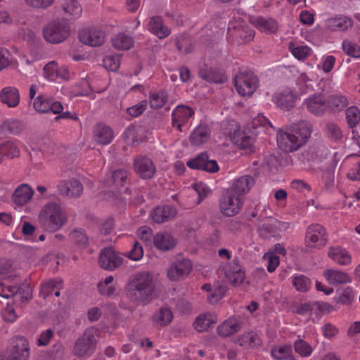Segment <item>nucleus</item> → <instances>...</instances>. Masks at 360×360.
I'll return each mask as SVG.
<instances>
[{
	"label": "nucleus",
	"instance_id": "52",
	"mask_svg": "<svg viewBox=\"0 0 360 360\" xmlns=\"http://www.w3.org/2000/svg\"><path fill=\"white\" fill-rule=\"evenodd\" d=\"M2 130L7 131L13 134H19L22 128L23 125L21 122L17 120H6L1 125Z\"/></svg>",
	"mask_w": 360,
	"mask_h": 360
},
{
	"label": "nucleus",
	"instance_id": "47",
	"mask_svg": "<svg viewBox=\"0 0 360 360\" xmlns=\"http://www.w3.org/2000/svg\"><path fill=\"white\" fill-rule=\"evenodd\" d=\"M288 224L275 220V224H264L259 228V235L263 238H268L270 235H274L276 230L282 227L286 229Z\"/></svg>",
	"mask_w": 360,
	"mask_h": 360
},
{
	"label": "nucleus",
	"instance_id": "56",
	"mask_svg": "<svg viewBox=\"0 0 360 360\" xmlns=\"http://www.w3.org/2000/svg\"><path fill=\"white\" fill-rule=\"evenodd\" d=\"M263 259L266 261V269L270 273L274 271L280 263L279 257L273 252L264 254Z\"/></svg>",
	"mask_w": 360,
	"mask_h": 360
},
{
	"label": "nucleus",
	"instance_id": "53",
	"mask_svg": "<svg viewBox=\"0 0 360 360\" xmlns=\"http://www.w3.org/2000/svg\"><path fill=\"white\" fill-rule=\"evenodd\" d=\"M342 50L347 56L359 58H360V46L354 42L344 41L342 42Z\"/></svg>",
	"mask_w": 360,
	"mask_h": 360
},
{
	"label": "nucleus",
	"instance_id": "46",
	"mask_svg": "<svg viewBox=\"0 0 360 360\" xmlns=\"http://www.w3.org/2000/svg\"><path fill=\"white\" fill-rule=\"evenodd\" d=\"M346 120L348 127L353 131L358 129L357 124L360 121V110L356 106L349 107L346 110Z\"/></svg>",
	"mask_w": 360,
	"mask_h": 360
},
{
	"label": "nucleus",
	"instance_id": "36",
	"mask_svg": "<svg viewBox=\"0 0 360 360\" xmlns=\"http://www.w3.org/2000/svg\"><path fill=\"white\" fill-rule=\"evenodd\" d=\"M210 131L205 125L198 126L190 136V142L193 146H200L207 141L210 137Z\"/></svg>",
	"mask_w": 360,
	"mask_h": 360
},
{
	"label": "nucleus",
	"instance_id": "8",
	"mask_svg": "<svg viewBox=\"0 0 360 360\" xmlns=\"http://www.w3.org/2000/svg\"><path fill=\"white\" fill-rule=\"evenodd\" d=\"M13 343L10 354L0 356V360H27L30 350L28 340L22 336H17Z\"/></svg>",
	"mask_w": 360,
	"mask_h": 360
},
{
	"label": "nucleus",
	"instance_id": "50",
	"mask_svg": "<svg viewBox=\"0 0 360 360\" xmlns=\"http://www.w3.org/2000/svg\"><path fill=\"white\" fill-rule=\"evenodd\" d=\"M113 280V276L110 275L98 283L97 289L101 295L110 297L114 294L115 288L112 285H109L112 283Z\"/></svg>",
	"mask_w": 360,
	"mask_h": 360
},
{
	"label": "nucleus",
	"instance_id": "20",
	"mask_svg": "<svg viewBox=\"0 0 360 360\" xmlns=\"http://www.w3.org/2000/svg\"><path fill=\"white\" fill-rule=\"evenodd\" d=\"M240 328V320L236 317H229L217 327V331L219 336L227 338L238 333Z\"/></svg>",
	"mask_w": 360,
	"mask_h": 360
},
{
	"label": "nucleus",
	"instance_id": "7",
	"mask_svg": "<svg viewBox=\"0 0 360 360\" xmlns=\"http://www.w3.org/2000/svg\"><path fill=\"white\" fill-rule=\"evenodd\" d=\"M243 205L241 198L233 194L232 190H226L219 201L221 212L226 217H233L238 214Z\"/></svg>",
	"mask_w": 360,
	"mask_h": 360
},
{
	"label": "nucleus",
	"instance_id": "55",
	"mask_svg": "<svg viewBox=\"0 0 360 360\" xmlns=\"http://www.w3.org/2000/svg\"><path fill=\"white\" fill-rule=\"evenodd\" d=\"M51 100L44 98L42 96H37L33 103L34 109L41 113L50 111V103Z\"/></svg>",
	"mask_w": 360,
	"mask_h": 360
},
{
	"label": "nucleus",
	"instance_id": "62",
	"mask_svg": "<svg viewBox=\"0 0 360 360\" xmlns=\"http://www.w3.org/2000/svg\"><path fill=\"white\" fill-rule=\"evenodd\" d=\"M146 106L147 101L146 100L141 101L138 104L127 108V112L131 117H136L143 112L146 108Z\"/></svg>",
	"mask_w": 360,
	"mask_h": 360
},
{
	"label": "nucleus",
	"instance_id": "64",
	"mask_svg": "<svg viewBox=\"0 0 360 360\" xmlns=\"http://www.w3.org/2000/svg\"><path fill=\"white\" fill-rule=\"evenodd\" d=\"M114 229V220L108 217L99 226V231L103 235H109Z\"/></svg>",
	"mask_w": 360,
	"mask_h": 360
},
{
	"label": "nucleus",
	"instance_id": "24",
	"mask_svg": "<svg viewBox=\"0 0 360 360\" xmlns=\"http://www.w3.org/2000/svg\"><path fill=\"white\" fill-rule=\"evenodd\" d=\"M254 184L253 177L250 175H245L236 179L232 186L226 190H232L233 194L240 197L241 195L248 193Z\"/></svg>",
	"mask_w": 360,
	"mask_h": 360
},
{
	"label": "nucleus",
	"instance_id": "16",
	"mask_svg": "<svg viewBox=\"0 0 360 360\" xmlns=\"http://www.w3.org/2000/svg\"><path fill=\"white\" fill-rule=\"evenodd\" d=\"M58 189L61 195L70 198L79 197L83 191V186L77 179L60 181L58 186Z\"/></svg>",
	"mask_w": 360,
	"mask_h": 360
},
{
	"label": "nucleus",
	"instance_id": "34",
	"mask_svg": "<svg viewBox=\"0 0 360 360\" xmlns=\"http://www.w3.org/2000/svg\"><path fill=\"white\" fill-rule=\"evenodd\" d=\"M149 30L159 39L167 37L171 32L170 30L164 25L160 16H153L149 21Z\"/></svg>",
	"mask_w": 360,
	"mask_h": 360
},
{
	"label": "nucleus",
	"instance_id": "41",
	"mask_svg": "<svg viewBox=\"0 0 360 360\" xmlns=\"http://www.w3.org/2000/svg\"><path fill=\"white\" fill-rule=\"evenodd\" d=\"M328 25L333 31H345L352 26V22L348 17L341 15L329 19Z\"/></svg>",
	"mask_w": 360,
	"mask_h": 360
},
{
	"label": "nucleus",
	"instance_id": "58",
	"mask_svg": "<svg viewBox=\"0 0 360 360\" xmlns=\"http://www.w3.org/2000/svg\"><path fill=\"white\" fill-rule=\"evenodd\" d=\"M44 71L45 77L52 81L60 76L57 69V63L55 61L47 63L44 68Z\"/></svg>",
	"mask_w": 360,
	"mask_h": 360
},
{
	"label": "nucleus",
	"instance_id": "6",
	"mask_svg": "<svg viewBox=\"0 0 360 360\" xmlns=\"http://www.w3.org/2000/svg\"><path fill=\"white\" fill-rule=\"evenodd\" d=\"M233 84L240 95L250 96L258 86V79L252 72H240L234 77Z\"/></svg>",
	"mask_w": 360,
	"mask_h": 360
},
{
	"label": "nucleus",
	"instance_id": "59",
	"mask_svg": "<svg viewBox=\"0 0 360 360\" xmlns=\"http://www.w3.org/2000/svg\"><path fill=\"white\" fill-rule=\"evenodd\" d=\"M103 64L105 68L110 71H116L120 67V56H108L103 58Z\"/></svg>",
	"mask_w": 360,
	"mask_h": 360
},
{
	"label": "nucleus",
	"instance_id": "45",
	"mask_svg": "<svg viewBox=\"0 0 360 360\" xmlns=\"http://www.w3.org/2000/svg\"><path fill=\"white\" fill-rule=\"evenodd\" d=\"M292 283L300 292H307L310 289L311 280L303 274H295L292 276Z\"/></svg>",
	"mask_w": 360,
	"mask_h": 360
},
{
	"label": "nucleus",
	"instance_id": "30",
	"mask_svg": "<svg viewBox=\"0 0 360 360\" xmlns=\"http://www.w3.org/2000/svg\"><path fill=\"white\" fill-rule=\"evenodd\" d=\"M0 98L1 102L6 103L8 107H15L20 102L19 91L13 86L5 87L0 92Z\"/></svg>",
	"mask_w": 360,
	"mask_h": 360
},
{
	"label": "nucleus",
	"instance_id": "4",
	"mask_svg": "<svg viewBox=\"0 0 360 360\" xmlns=\"http://www.w3.org/2000/svg\"><path fill=\"white\" fill-rule=\"evenodd\" d=\"M99 330L95 327L87 328L83 334L76 340L74 352L80 357L91 356L96 349Z\"/></svg>",
	"mask_w": 360,
	"mask_h": 360
},
{
	"label": "nucleus",
	"instance_id": "17",
	"mask_svg": "<svg viewBox=\"0 0 360 360\" xmlns=\"http://www.w3.org/2000/svg\"><path fill=\"white\" fill-rule=\"evenodd\" d=\"M326 229L320 224H315L310 225L306 232V243L309 241L312 243H316L318 246H325L327 243V240L325 238Z\"/></svg>",
	"mask_w": 360,
	"mask_h": 360
},
{
	"label": "nucleus",
	"instance_id": "29",
	"mask_svg": "<svg viewBox=\"0 0 360 360\" xmlns=\"http://www.w3.org/2000/svg\"><path fill=\"white\" fill-rule=\"evenodd\" d=\"M274 101L283 110H290L295 105V96L290 90L277 94L274 96Z\"/></svg>",
	"mask_w": 360,
	"mask_h": 360
},
{
	"label": "nucleus",
	"instance_id": "49",
	"mask_svg": "<svg viewBox=\"0 0 360 360\" xmlns=\"http://www.w3.org/2000/svg\"><path fill=\"white\" fill-rule=\"evenodd\" d=\"M112 46L119 50H129L132 44V39L124 34H118L112 39Z\"/></svg>",
	"mask_w": 360,
	"mask_h": 360
},
{
	"label": "nucleus",
	"instance_id": "43",
	"mask_svg": "<svg viewBox=\"0 0 360 360\" xmlns=\"http://www.w3.org/2000/svg\"><path fill=\"white\" fill-rule=\"evenodd\" d=\"M173 319L172 311L167 307L160 308L153 316V322L160 326H165L169 324Z\"/></svg>",
	"mask_w": 360,
	"mask_h": 360
},
{
	"label": "nucleus",
	"instance_id": "37",
	"mask_svg": "<svg viewBox=\"0 0 360 360\" xmlns=\"http://www.w3.org/2000/svg\"><path fill=\"white\" fill-rule=\"evenodd\" d=\"M328 257L340 266L349 265L352 262V256L347 249H330Z\"/></svg>",
	"mask_w": 360,
	"mask_h": 360
},
{
	"label": "nucleus",
	"instance_id": "5",
	"mask_svg": "<svg viewBox=\"0 0 360 360\" xmlns=\"http://www.w3.org/2000/svg\"><path fill=\"white\" fill-rule=\"evenodd\" d=\"M70 35V26L65 19L51 21L43 28L44 39L50 44H59Z\"/></svg>",
	"mask_w": 360,
	"mask_h": 360
},
{
	"label": "nucleus",
	"instance_id": "18",
	"mask_svg": "<svg viewBox=\"0 0 360 360\" xmlns=\"http://www.w3.org/2000/svg\"><path fill=\"white\" fill-rule=\"evenodd\" d=\"M225 275L229 283L233 286L240 285L245 279V270L238 262H234L226 266Z\"/></svg>",
	"mask_w": 360,
	"mask_h": 360
},
{
	"label": "nucleus",
	"instance_id": "1",
	"mask_svg": "<svg viewBox=\"0 0 360 360\" xmlns=\"http://www.w3.org/2000/svg\"><path fill=\"white\" fill-rule=\"evenodd\" d=\"M157 277L153 271H141L132 275L126 287L127 296L142 304L150 302L156 296Z\"/></svg>",
	"mask_w": 360,
	"mask_h": 360
},
{
	"label": "nucleus",
	"instance_id": "9",
	"mask_svg": "<svg viewBox=\"0 0 360 360\" xmlns=\"http://www.w3.org/2000/svg\"><path fill=\"white\" fill-rule=\"evenodd\" d=\"M123 262V257L114 249H102L99 258V266L105 270L113 271Z\"/></svg>",
	"mask_w": 360,
	"mask_h": 360
},
{
	"label": "nucleus",
	"instance_id": "63",
	"mask_svg": "<svg viewBox=\"0 0 360 360\" xmlns=\"http://www.w3.org/2000/svg\"><path fill=\"white\" fill-rule=\"evenodd\" d=\"M321 332L324 338L330 340L338 334L339 330L335 325L327 323L321 328Z\"/></svg>",
	"mask_w": 360,
	"mask_h": 360
},
{
	"label": "nucleus",
	"instance_id": "39",
	"mask_svg": "<svg viewBox=\"0 0 360 360\" xmlns=\"http://www.w3.org/2000/svg\"><path fill=\"white\" fill-rule=\"evenodd\" d=\"M113 138V133L108 126L98 124L94 129L95 141L102 145L108 144Z\"/></svg>",
	"mask_w": 360,
	"mask_h": 360
},
{
	"label": "nucleus",
	"instance_id": "35",
	"mask_svg": "<svg viewBox=\"0 0 360 360\" xmlns=\"http://www.w3.org/2000/svg\"><path fill=\"white\" fill-rule=\"evenodd\" d=\"M193 114L194 110L192 108L186 105H178L172 114L173 127L176 122L186 123Z\"/></svg>",
	"mask_w": 360,
	"mask_h": 360
},
{
	"label": "nucleus",
	"instance_id": "48",
	"mask_svg": "<svg viewBox=\"0 0 360 360\" xmlns=\"http://www.w3.org/2000/svg\"><path fill=\"white\" fill-rule=\"evenodd\" d=\"M20 152L17 147L11 141H6L0 144V163L3 161L4 156L10 158L19 156Z\"/></svg>",
	"mask_w": 360,
	"mask_h": 360
},
{
	"label": "nucleus",
	"instance_id": "38",
	"mask_svg": "<svg viewBox=\"0 0 360 360\" xmlns=\"http://www.w3.org/2000/svg\"><path fill=\"white\" fill-rule=\"evenodd\" d=\"M55 288H63V281L61 278H55L43 281L40 286L39 296L46 299L54 292Z\"/></svg>",
	"mask_w": 360,
	"mask_h": 360
},
{
	"label": "nucleus",
	"instance_id": "40",
	"mask_svg": "<svg viewBox=\"0 0 360 360\" xmlns=\"http://www.w3.org/2000/svg\"><path fill=\"white\" fill-rule=\"evenodd\" d=\"M20 280L14 278V283L10 284L8 280L0 281V296L4 298H9L20 292Z\"/></svg>",
	"mask_w": 360,
	"mask_h": 360
},
{
	"label": "nucleus",
	"instance_id": "11",
	"mask_svg": "<svg viewBox=\"0 0 360 360\" xmlns=\"http://www.w3.org/2000/svg\"><path fill=\"white\" fill-rule=\"evenodd\" d=\"M134 168L140 177L144 179H151L156 171L152 160L144 156L134 159Z\"/></svg>",
	"mask_w": 360,
	"mask_h": 360
},
{
	"label": "nucleus",
	"instance_id": "28",
	"mask_svg": "<svg viewBox=\"0 0 360 360\" xmlns=\"http://www.w3.org/2000/svg\"><path fill=\"white\" fill-rule=\"evenodd\" d=\"M129 181V172L124 169H118L110 174L105 179V184L108 186L115 185L121 187L128 184Z\"/></svg>",
	"mask_w": 360,
	"mask_h": 360
},
{
	"label": "nucleus",
	"instance_id": "15",
	"mask_svg": "<svg viewBox=\"0 0 360 360\" xmlns=\"http://www.w3.org/2000/svg\"><path fill=\"white\" fill-rule=\"evenodd\" d=\"M228 29L242 41H251L255 36V31L244 20L229 23Z\"/></svg>",
	"mask_w": 360,
	"mask_h": 360
},
{
	"label": "nucleus",
	"instance_id": "13",
	"mask_svg": "<svg viewBox=\"0 0 360 360\" xmlns=\"http://www.w3.org/2000/svg\"><path fill=\"white\" fill-rule=\"evenodd\" d=\"M192 263L188 259H183L174 263L167 271V276L172 281H178L186 277L191 271Z\"/></svg>",
	"mask_w": 360,
	"mask_h": 360
},
{
	"label": "nucleus",
	"instance_id": "26",
	"mask_svg": "<svg viewBox=\"0 0 360 360\" xmlns=\"http://www.w3.org/2000/svg\"><path fill=\"white\" fill-rule=\"evenodd\" d=\"M307 109L313 114L320 115L328 108V105L321 95H313L307 100Z\"/></svg>",
	"mask_w": 360,
	"mask_h": 360
},
{
	"label": "nucleus",
	"instance_id": "27",
	"mask_svg": "<svg viewBox=\"0 0 360 360\" xmlns=\"http://www.w3.org/2000/svg\"><path fill=\"white\" fill-rule=\"evenodd\" d=\"M238 344L245 348L258 349L262 345V340L256 332L250 331L240 336Z\"/></svg>",
	"mask_w": 360,
	"mask_h": 360
},
{
	"label": "nucleus",
	"instance_id": "19",
	"mask_svg": "<svg viewBox=\"0 0 360 360\" xmlns=\"http://www.w3.org/2000/svg\"><path fill=\"white\" fill-rule=\"evenodd\" d=\"M177 214L176 209L169 205L155 207L150 216L152 219L158 224H162L174 218Z\"/></svg>",
	"mask_w": 360,
	"mask_h": 360
},
{
	"label": "nucleus",
	"instance_id": "60",
	"mask_svg": "<svg viewBox=\"0 0 360 360\" xmlns=\"http://www.w3.org/2000/svg\"><path fill=\"white\" fill-rule=\"evenodd\" d=\"M328 136L334 141H338L342 137L340 127L335 123H328L326 125Z\"/></svg>",
	"mask_w": 360,
	"mask_h": 360
},
{
	"label": "nucleus",
	"instance_id": "14",
	"mask_svg": "<svg viewBox=\"0 0 360 360\" xmlns=\"http://www.w3.org/2000/svg\"><path fill=\"white\" fill-rule=\"evenodd\" d=\"M79 41L91 46H99L105 41V34L101 30H82L79 32Z\"/></svg>",
	"mask_w": 360,
	"mask_h": 360
},
{
	"label": "nucleus",
	"instance_id": "2",
	"mask_svg": "<svg viewBox=\"0 0 360 360\" xmlns=\"http://www.w3.org/2000/svg\"><path fill=\"white\" fill-rule=\"evenodd\" d=\"M311 133V125L308 122L293 123L287 131L280 134L278 146L286 153L297 150L307 142Z\"/></svg>",
	"mask_w": 360,
	"mask_h": 360
},
{
	"label": "nucleus",
	"instance_id": "61",
	"mask_svg": "<svg viewBox=\"0 0 360 360\" xmlns=\"http://www.w3.org/2000/svg\"><path fill=\"white\" fill-rule=\"evenodd\" d=\"M71 240L77 245H86L88 238L86 234L81 230H74L70 235Z\"/></svg>",
	"mask_w": 360,
	"mask_h": 360
},
{
	"label": "nucleus",
	"instance_id": "21",
	"mask_svg": "<svg viewBox=\"0 0 360 360\" xmlns=\"http://www.w3.org/2000/svg\"><path fill=\"white\" fill-rule=\"evenodd\" d=\"M323 276L326 281L333 285L352 282V278L347 273L338 269H327L323 272Z\"/></svg>",
	"mask_w": 360,
	"mask_h": 360
},
{
	"label": "nucleus",
	"instance_id": "42",
	"mask_svg": "<svg viewBox=\"0 0 360 360\" xmlns=\"http://www.w3.org/2000/svg\"><path fill=\"white\" fill-rule=\"evenodd\" d=\"M251 23L261 30L276 32L278 28L277 22L274 19H265L262 17L251 18Z\"/></svg>",
	"mask_w": 360,
	"mask_h": 360
},
{
	"label": "nucleus",
	"instance_id": "12",
	"mask_svg": "<svg viewBox=\"0 0 360 360\" xmlns=\"http://www.w3.org/2000/svg\"><path fill=\"white\" fill-rule=\"evenodd\" d=\"M199 77L210 83L224 84L227 81L226 75L217 68L203 65L198 72Z\"/></svg>",
	"mask_w": 360,
	"mask_h": 360
},
{
	"label": "nucleus",
	"instance_id": "23",
	"mask_svg": "<svg viewBox=\"0 0 360 360\" xmlns=\"http://www.w3.org/2000/svg\"><path fill=\"white\" fill-rule=\"evenodd\" d=\"M230 139L233 143L240 148L246 150L248 153H253L252 139L247 135L245 131L240 130L235 131L233 134H231Z\"/></svg>",
	"mask_w": 360,
	"mask_h": 360
},
{
	"label": "nucleus",
	"instance_id": "31",
	"mask_svg": "<svg viewBox=\"0 0 360 360\" xmlns=\"http://www.w3.org/2000/svg\"><path fill=\"white\" fill-rule=\"evenodd\" d=\"M66 20H71L79 18L82 13V7L79 0H65L62 6Z\"/></svg>",
	"mask_w": 360,
	"mask_h": 360
},
{
	"label": "nucleus",
	"instance_id": "22",
	"mask_svg": "<svg viewBox=\"0 0 360 360\" xmlns=\"http://www.w3.org/2000/svg\"><path fill=\"white\" fill-rule=\"evenodd\" d=\"M202 289L207 292V298L211 304H215L220 300L226 292V286L219 281L213 285L206 283L202 286Z\"/></svg>",
	"mask_w": 360,
	"mask_h": 360
},
{
	"label": "nucleus",
	"instance_id": "32",
	"mask_svg": "<svg viewBox=\"0 0 360 360\" xmlns=\"http://www.w3.org/2000/svg\"><path fill=\"white\" fill-rule=\"evenodd\" d=\"M217 322V317L216 314L205 313L197 316L193 323V327L198 332H203L207 330L212 325L215 324Z\"/></svg>",
	"mask_w": 360,
	"mask_h": 360
},
{
	"label": "nucleus",
	"instance_id": "25",
	"mask_svg": "<svg viewBox=\"0 0 360 360\" xmlns=\"http://www.w3.org/2000/svg\"><path fill=\"white\" fill-rule=\"evenodd\" d=\"M34 191L27 184L19 186L13 194V201L18 205L22 206L32 198Z\"/></svg>",
	"mask_w": 360,
	"mask_h": 360
},
{
	"label": "nucleus",
	"instance_id": "3",
	"mask_svg": "<svg viewBox=\"0 0 360 360\" xmlns=\"http://www.w3.org/2000/svg\"><path fill=\"white\" fill-rule=\"evenodd\" d=\"M68 221V216L56 202L46 204L39 214V222L42 228L49 232L60 229Z\"/></svg>",
	"mask_w": 360,
	"mask_h": 360
},
{
	"label": "nucleus",
	"instance_id": "33",
	"mask_svg": "<svg viewBox=\"0 0 360 360\" xmlns=\"http://www.w3.org/2000/svg\"><path fill=\"white\" fill-rule=\"evenodd\" d=\"M178 240L167 231L158 232L153 236V243L155 248H174Z\"/></svg>",
	"mask_w": 360,
	"mask_h": 360
},
{
	"label": "nucleus",
	"instance_id": "51",
	"mask_svg": "<svg viewBox=\"0 0 360 360\" xmlns=\"http://www.w3.org/2000/svg\"><path fill=\"white\" fill-rule=\"evenodd\" d=\"M168 96L166 91L153 93L150 94V106L152 108H162L167 102Z\"/></svg>",
	"mask_w": 360,
	"mask_h": 360
},
{
	"label": "nucleus",
	"instance_id": "57",
	"mask_svg": "<svg viewBox=\"0 0 360 360\" xmlns=\"http://www.w3.org/2000/svg\"><path fill=\"white\" fill-rule=\"evenodd\" d=\"M355 297V292L352 288L347 287L340 292L338 302L344 304H350Z\"/></svg>",
	"mask_w": 360,
	"mask_h": 360
},
{
	"label": "nucleus",
	"instance_id": "54",
	"mask_svg": "<svg viewBox=\"0 0 360 360\" xmlns=\"http://www.w3.org/2000/svg\"><path fill=\"white\" fill-rule=\"evenodd\" d=\"M295 352L302 356H309L312 353V347L306 341L299 339L294 343Z\"/></svg>",
	"mask_w": 360,
	"mask_h": 360
},
{
	"label": "nucleus",
	"instance_id": "10",
	"mask_svg": "<svg viewBox=\"0 0 360 360\" xmlns=\"http://www.w3.org/2000/svg\"><path fill=\"white\" fill-rule=\"evenodd\" d=\"M186 165L191 169L204 170L210 173L217 172L219 169L217 161L209 160L206 152L201 153L195 158L189 160Z\"/></svg>",
	"mask_w": 360,
	"mask_h": 360
},
{
	"label": "nucleus",
	"instance_id": "44",
	"mask_svg": "<svg viewBox=\"0 0 360 360\" xmlns=\"http://www.w3.org/2000/svg\"><path fill=\"white\" fill-rule=\"evenodd\" d=\"M271 355L278 360L292 359L293 356L292 347L290 345L274 346L271 349Z\"/></svg>",
	"mask_w": 360,
	"mask_h": 360
}]
</instances>
